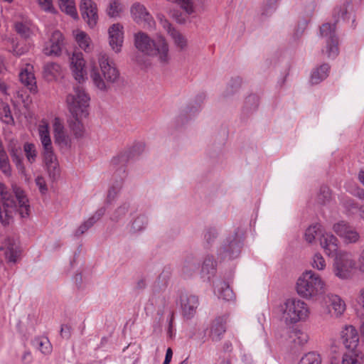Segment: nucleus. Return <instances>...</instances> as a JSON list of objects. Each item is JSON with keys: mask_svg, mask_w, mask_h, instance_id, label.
I'll return each instance as SVG.
<instances>
[{"mask_svg": "<svg viewBox=\"0 0 364 364\" xmlns=\"http://www.w3.org/2000/svg\"><path fill=\"white\" fill-rule=\"evenodd\" d=\"M60 336L62 338L68 339L71 336V328L68 325H63L60 329Z\"/></svg>", "mask_w": 364, "mask_h": 364, "instance_id": "obj_64", "label": "nucleus"}, {"mask_svg": "<svg viewBox=\"0 0 364 364\" xmlns=\"http://www.w3.org/2000/svg\"><path fill=\"white\" fill-rule=\"evenodd\" d=\"M244 231L237 228L230 234L218 251L220 260H230L239 257L243 245Z\"/></svg>", "mask_w": 364, "mask_h": 364, "instance_id": "obj_7", "label": "nucleus"}, {"mask_svg": "<svg viewBox=\"0 0 364 364\" xmlns=\"http://www.w3.org/2000/svg\"><path fill=\"white\" fill-rule=\"evenodd\" d=\"M58 5L61 11L77 19L78 14L75 6V0H58Z\"/></svg>", "mask_w": 364, "mask_h": 364, "instance_id": "obj_35", "label": "nucleus"}, {"mask_svg": "<svg viewBox=\"0 0 364 364\" xmlns=\"http://www.w3.org/2000/svg\"><path fill=\"white\" fill-rule=\"evenodd\" d=\"M216 267V262L214 260L213 256L207 255L202 264L201 268V277H207L208 279H210L212 277L214 276L215 272Z\"/></svg>", "mask_w": 364, "mask_h": 364, "instance_id": "obj_32", "label": "nucleus"}, {"mask_svg": "<svg viewBox=\"0 0 364 364\" xmlns=\"http://www.w3.org/2000/svg\"><path fill=\"white\" fill-rule=\"evenodd\" d=\"M73 35L78 46L85 53H90L93 50L92 40L85 32L76 30L73 31Z\"/></svg>", "mask_w": 364, "mask_h": 364, "instance_id": "obj_29", "label": "nucleus"}, {"mask_svg": "<svg viewBox=\"0 0 364 364\" xmlns=\"http://www.w3.org/2000/svg\"><path fill=\"white\" fill-rule=\"evenodd\" d=\"M323 304L326 308L327 313L332 316L338 317L346 310L345 302L336 294H326L323 298Z\"/></svg>", "mask_w": 364, "mask_h": 364, "instance_id": "obj_13", "label": "nucleus"}, {"mask_svg": "<svg viewBox=\"0 0 364 364\" xmlns=\"http://www.w3.org/2000/svg\"><path fill=\"white\" fill-rule=\"evenodd\" d=\"M343 345L349 351L358 350L359 337L357 330L352 326H346L342 331Z\"/></svg>", "mask_w": 364, "mask_h": 364, "instance_id": "obj_21", "label": "nucleus"}, {"mask_svg": "<svg viewBox=\"0 0 364 364\" xmlns=\"http://www.w3.org/2000/svg\"><path fill=\"white\" fill-rule=\"evenodd\" d=\"M173 3L178 4L181 9H183L186 14L192 15L196 12V7L193 0H176Z\"/></svg>", "mask_w": 364, "mask_h": 364, "instance_id": "obj_47", "label": "nucleus"}, {"mask_svg": "<svg viewBox=\"0 0 364 364\" xmlns=\"http://www.w3.org/2000/svg\"><path fill=\"white\" fill-rule=\"evenodd\" d=\"M14 28L15 31L24 39H28L34 34L33 29L28 21H16Z\"/></svg>", "mask_w": 364, "mask_h": 364, "instance_id": "obj_31", "label": "nucleus"}, {"mask_svg": "<svg viewBox=\"0 0 364 364\" xmlns=\"http://www.w3.org/2000/svg\"><path fill=\"white\" fill-rule=\"evenodd\" d=\"M145 151V144L144 142H137L132 147L130 156L135 157L141 154Z\"/></svg>", "mask_w": 364, "mask_h": 364, "instance_id": "obj_56", "label": "nucleus"}, {"mask_svg": "<svg viewBox=\"0 0 364 364\" xmlns=\"http://www.w3.org/2000/svg\"><path fill=\"white\" fill-rule=\"evenodd\" d=\"M169 36L173 40L175 46L180 50H185L188 46V40L185 36H183L177 29L172 32Z\"/></svg>", "mask_w": 364, "mask_h": 364, "instance_id": "obj_40", "label": "nucleus"}, {"mask_svg": "<svg viewBox=\"0 0 364 364\" xmlns=\"http://www.w3.org/2000/svg\"><path fill=\"white\" fill-rule=\"evenodd\" d=\"M74 119L70 123V127L74 132L76 137H81L84 132V127L81 122L82 118L73 117Z\"/></svg>", "mask_w": 364, "mask_h": 364, "instance_id": "obj_52", "label": "nucleus"}, {"mask_svg": "<svg viewBox=\"0 0 364 364\" xmlns=\"http://www.w3.org/2000/svg\"><path fill=\"white\" fill-rule=\"evenodd\" d=\"M322 359L320 354L316 352H309L304 354L298 364H321Z\"/></svg>", "mask_w": 364, "mask_h": 364, "instance_id": "obj_42", "label": "nucleus"}, {"mask_svg": "<svg viewBox=\"0 0 364 364\" xmlns=\"http://www.w3.org/2000/svg\"><path fill=\"white\" fill-rule=\"evenodd\" d=\"M319 244L328 257H333L338 252L339 240L331 232L323 231L321 235Z\"/></svg>", "mask_w": 364, "mask_h": 364, "instance_id": "obj_16", "label": "nucleus"}, {"mask_svg": "<svg viewBox=\"0 0 364 364\" xmlns=\"http://www.w3.org/2000/svg\"><path fill=\"white\" fill-rule=\"evenodd\" d=\"M6 46L8 50L16 56L22 55L28 50L26 47L20 46L18 38L15 36L6 39Z\"/></svg>", "mask_w": 364, "mask_h": 364, "instance_id": "obj_33", "label": "nucleus"}, {"mask_svg": "<svg viewBox=\"0 0 364 364\" xmlns=\"http://www.w3.org/2000/svg\"><path fill=\"white\" fill-rule=\"evenodd\" d=\"M180 302L183 316L186 319L193 318L199 306L198 297L193 294H182Z\"/></svg>", "mask_w": 364, "mask_h": 364, "instance_id": "obj_15", "label": "nucleus"}, {"mask_svg": "<svg viewBox=\"0 0 364 364\" xmlns=\"http://www.w3.org/2000/svg\"><path fill=\"white\" fill-rule=\"evenodd\" d=\"M334 257L332 264V272L334 276L341 280L351 279L353 270L357 269L356 262L352 253L346 250H341Z\"/></svg>", "mask_w": 364, "mask_h": 364, "instance_id": "obj_6", "label": "nucleus"}, {"mask_svg": "<svg viewBox=\"0 0 364 364\" xmlns=\"http://www.w3.org/2000/svg\"><path fill=\"white\" fill-rule=\"evenodd\" d=\"M43 75L48 81L57 80L63 75V70L60 64L55 62H48L44 64Z\"/></svg>", "mask_w": 364, "mask_h": 364, "instance_id": "obj_28", "label": "nucleus"}, {"mask_svg": "<svg viewBox=\"0 0 364 364\" xmlns=\"http://www.w3.org/2000/svg\"><path fill=\"white\" fill-rule=\"evenodd\" d=\"M35 182L36 186L38 187L40 192L42 194H45L48 191L45 178L43 176H38L36 177Z\"/></svg>", "mask_w": 364, "mask_h": 364, "instance_id": "obj_59", "label": "nucleus"}, {"mask_svg": "<svg viewBox=\"0 0 364 364\" xmlns=\"http://www.w3.org/2000/svg\"><path fill=\"white\" fill-rule=\"evenodd\" d=\"M335 23H323L320 28V33L323 38H326V53L328 58H334L338 54V38L335 33Z\"/></svg>", "mask_w": 364, "mask_h": 364, "instance_id": "obj_9", "label": "nucleus"}, {"mask_svg": "<svg viewBox=\"0 0 364 364\" xmlns=\"http://www.w3.org/2000/svg\"><path fill=\"white\" fill-rule=\"evenodd\" d=\"M98 63L100 68L95 64L91 65L90 76L95 87L100 91L105 92L109 89L110 84L117 81L119 73L106 53L100 54Z\"/></svg>", "mask_w": 364, "mask_h": 364, "instance_id": "obj_2", "label": "nucleus"}, {"mask_svg": "<svg viewBox=\"0 0 364 364\" xmlns=\"http://www.w3.org/2000/svg\"><path fill=\"white\" fill-rule=\"evenodd\" d=\"M291 337L294 343L296 346H304L309 340L308 334L300 329H295L292 332Z\"/></svg>", "mask_w": 364, "mask_h": 364, "instance_id": "obj_44", "label": "nucleus"}, {"mask_svg": "<svg viewBox=\"0 0 364 364\" xmlns=\"http://www.w3.org/2000/svg\"><path fill=\"white\" fill-rule=\"evenodd\" d=\"M38 135L43 146V154L53 152V149L50 139L49 124L45 119L41 121L38 127Z\"/></svg>", "mask_w": 364, "mask_h": 364, "instance_id": "obj_20", "label": "nucleus"}, {"mask_svg": "<svg viewBox=\"0 0 364 364\" xmlns=\"http://www.w3.org/2000/svg\"><path fill=\"white\" fill-rule=\"evenodd\" d=\"M358 355L359 352L358 350L349 351L343 354L341 364H355L358 361Z\"/></svg>", "mask_w": 364, "mask_h": 364, "instance_id": "obj_55", "label": "nucleus"}, {"mask_svg": "<svg viewBox=\"0 0 364 364\" xmlns=\"http://www.w3.org/2000/svg\"><path fill=\"white\" fill-rule=\"evenodd\" d=\"M332 229L333 232L343 240L345 244H355L360 240V233L346 220H340L334 223Z\"/></svg>", "mask_w": 364, "mask_h": 364, "instance_id": "obj_8", "label": "nucleus"}, {"mask_svg": "<svg viewBox=\"0 0 364 364\" xmlns=\"http://www.w3.org/2000/svg\"><path fill=\"white\" fill-rule=\"evenodd\" d=\"M90 97L85 88L75 86L66 97L68 109L73 117L83 118L88 115Z\"/></svg>", "mask_w": 364, "mask_h": 364, "instance_id": "obj_5", "label": "nucleus"}, {"mask_svg": "<svg viewBox=\"0 0 364 364\" xmlns=\"http://www.w3.org/2000/svg\"><path fill=\"white\" fill-rule=\"evenodd\" d=\"M3 111L4 112V116L1 117L2 121L6 124L12 123L14 119H13L11 112L9 111V107L4 106Z\"/></svg>", "mask_w": 364, "mask_h": 364, "instance_id": "obj_63", "label": "nucleus"}, {"mask_svg": "<svg viewBox=\"0 0 364 364\" xmlns=\"http://www.w3.org/2000/svg\"><path fill=\"white\" fill-rule=\"evenodd\" d=\"M132 220L128 225V231L130 234L140 233L146 228L148 218L144 214H132Z\"/></svg>", "mask_w": 364, "mask_h": 364, "instance_id": "obj_23", "label": "nucleus"}, {"mask_svg": "<svg viewBox=\"0 0 364 364\" xmlns=\"http://www.w3.org/2000/svg\"><path fill=\"white\" fill-rule=\"evenodd\" d=\"M357 269L364 274V248L361 250L359 254L358 261L356 262Z\"/></svg>", "mask_w": 364, "mask_h": 364, "instance_id": "obj_62", "label": "nucleus"}, {"mask_svg": "<svg viewBox=\"0 0 364 364\" xmlns=\"http://www.w3.org/2000/svg\"><path fill=\"white\" fill-rule=\"evenodd\" d=\"M23 151L28 163L33 164L36 161L38 153L34 144L25 143L23 144Z\"/></svg>", "mask_w": 364, "mask_h": 364, "instance_id": "obj_43", "label": "nucleus"}, {"mask_svg": "<svg viewBox=\"0 0 364 364\" xmlns=\"http://www.w3.org/2000/svg\"><path fill=\"white\" fill-rule=\"evenodd\" d=\"M310 264L314 269L321 272L325 270L327 266L325 258L319 252H316L312 256Z\"/></svg>", "mask_w": 364, "mask_h": 364, "instance_id": "obj_41", "label": "nucleus"}, {"mask_svg": "<svg viewBox=\"0 0 364 364\" xmlns=\"http://www.w3.org/2000/svg\"><path fill=\"white\" fill-rule=\"evenodd\" d=\"M258 106V99L255 95L248 96L245 100V108L254 110Z\"/></svg>", "mask_w": 364, "mask_h": 364, "instance_id": "obj_58", "label": "nucleus"}, {"mask_svg": "<svg viewBox=\"0 0 364 364\" xmlns=\"http://www.w3.org/2000/svg\"><path fill=\"white\" fill-rule=\"evenodd\" d=\"M0 170L6 176L11 175V168L6 152L0 154Z\"/></svg>", "mask_w": 364, "mask_h": 364, "instance_id": "obj_50", "label": "nucleus"}, {"mask_svg": "<svg viewBox=\"0 0 364 364\" xmlns=\"http://www.w3.org/2000/svg\"><path fill=\"white\" fill-rule=\"evenodd\" d=\"M134 208L130 201H124L110 215V220L113 222L117 223L127 216V214L132 215L134 213Z\"/></svg>", "mask_w": 364, "mask_h": 364, "instance_id": "obj_27", "label": "nucleus"}, {"mask_svg": "<svg viewBox=\"0 0 364 364\" xmlns=\"http://www.w3.org/2000/svg\"><path fill=\"white\" fill-rule=\"evenodd\" d=\"M323 230L321 225L316 223L310 225L305 231L304 238L305 240L309 243L313 244L315 242L316 239L320 240L321 235H322Z\"/></svg>", "mask_w": 364, "mask_h": 364, "instance_id": "obj_34", "label": "nucleus"}, {"mask_svg": "<svg viewBox=\"0 0 364 364\" xmlns=\"http://www.w3.org/2000/svg\"><path fill=\"white\" fill-rule=\"evenodd\" d=\"M228 317L223 316L215 318L210 326V337L213 341L218 342L221 340L226 331V322Z\"/></svg>", "mask_w": 364, "mask_h": 364, "instance_id": "obj_22", "label": "nucleus"}, {"mask_svg": "<svg viewBox=\"0 0 364 364\" xmlns=\"http://www.w3.org/2000/svg\"><path fill=\"white\" fill-rule=\"evenodd\" d=\"M214 293L218 299L227 301H233L235 298L229 284L223 280H218L215 282Z\"/></svg>", "mask_w": 364, "mask_h": 364, "instance_id": "obj_25", "label": "nucleus"}, {"mask_svg": "<svg viewBox=\"0 0 364 364\" xmlns=\"http://www.w3.org/2000/svg\"><path fill=\"white\" fill-rule=\"evenodd\" d=\"M156 18H157L161 26L164 29V31L167 33V34L168 36L171 35L173 31L176 30V28H175L172 26V24L168 21V20L163 14H158L156 16Z\"/></svg>", "mask_w": 364, "mask_h": 364, "instance_id": "obj_54", "label": "nucleus"}, {"mask_svg": "<svg viewBox=\"0 0 364 364\" xmlns=\"http://www.w3.org/2000/svg\"><path fill=\"white\" fill-rule=\"evenodd\" d=\"M19 79L32 93H36L38 91L36 80L33 73V67L31 64H26L21 69Z\"/></svg>", "mask_w": 364, "mask_h": 364, "instance_id": "obj_18", "label": "nucleus"}, {"mask_svg": "<svg viewBox=\"0 0 364 364\" xmlns=\"http://www.w3.org/2000/svg\"><path fill=\"white\" fill-rule=\"evenodd\" d=\"M41 9L46 12L54 13L55 9L53 4V0H38Z\"/></svg>", "mask_w": 364, "mask_h": 364, "instance_id": "obj_57", "label": "nucleus"}, {"mask_svg": "<svg viewBox=\"0 0 364 364\" xmlns=\"http://www.w3.org/2000/svg\"><path fill=\"white\" fill-rule=\"evenodd\" d=\"M119 172L122 173V175L120 176V178L118 180L114 176V181L111 183L108 188L106 198V201L108 203H112L115 200L122 188L124 179L127 176L125 169L123 167L119 169Z\"/></svg>", "mask_w": 364, "mask_h": 364, "instance_id": "obj_24", "label": "nucleus"}, {"mask_svg": "<svg viewBox=\"0 0 364 364\" xmlns=\"http://www.w3.org/2000/svg\"><path fill=\"white\" fill-rule=\"evenodd\" d=\"M198 268V263L194 259H188L186 260L183 264L182 272L183 274L189 277L192 275V274L196 271Z\"/></svg>", "mask_w": 364, "mask_h": 364, "instance_id": "obj_45", "label": "nucleus"}, {"mask_svg": "<svg viewBox=\"0 0 364 364\" xmlns=\"http://www.w3.org/2000/svg\"><path fill=\"white\" fill-rule=\"evenodd\" d=\"M49 176L53 180L60 176V167L54 152L43 154Z\"/></svg>", "mask_w": 364, "mask_h": 364, "instance_id": "obj_26", "label": "nucleus"}, {"mask_svg": "<svg viewBox=\"0 0 364 364\" xmlns=\"http://www.w3.org/2000/svg\"><path fill=\"white\" fill-rule=\"evenodd\" d=\"M62 47L60 44L50 42L43 48V53L48 56L59 55L61 53Z\"/></svg>", "mask_w": 364, "mask_h": 364, "instance_id": "obj_53", "label": "nucleus"}, {"mask_svg": "<svg viewBox=\"0 0 364 364\" xmlns=\"http://www.w3.org/2000/svg\"><path fill=\"white\" fill-rule=\"evenodd\" d=\"M240 85L241 80L239 77L232 79L227 85V87L223 92V96L225 97H228L232 95H234L237 92L239 87H240Z\"/></svg>", "mask_w": 364, "mask_h": 364, "instance_id": "obj_48", "label": "nucleus"}, {"mask_svg": "<svg viewBox=\"0 0 364 364\" xmlns=\"http://www.w3.org/2000/svg\"><path fill=\"white\" fill-rule=\"evenodd\" d=\"M53 128L56 144L62 146H66L70 144V136L65 130L63 122L60 118L55 117L54 119Z\"/></svg>", "mask_w": 364, "mask_h": 364, "instance_id": "obj_19", "label": "nucleus"}, {"mask_svg": "<svg viewBox=\"0 0 364 364\" xmlns=\"http://www.w3.org/2000/svg\"><path fill=\"white\" fill-rule=\"evenodd\" d=\"M32 345L44 355H48L52 351V345L48 338L38 337L32 341Z\"/></svg>", "mask_w": 364, "mask_h": 364, "instance_id": "obj_36", "label": "nucleus"}, {"mask_svg": "<svg viewBox=\"0 0 364 364\" xmlns=\"http://www.w3.org/2000/svg\"><path fill=\"white\" fill-rule=\"evenodd\" d=\"M70 69L74 79L79 83H83L87 80V71L83 54L81 52H74L70 58Z\"/></svg>", "mask_w": 364, "mask_h": 364, "instance_id": "obj_10", "label": "nucleus"}, {"mask_svg": "<svg viewBox=\"0 0 364 364\" xmlns=\"http://www.w3.org/2000/svg\"><path fill=\"white\" fill-rule=\"evenodd\" d=\"M136 49L146 56L155 57L161 65H168L171 60L169 45L162 34L154 39L147 33L139 31L134 35Z\"/></svg>", "mask_w": 364, "mask_h": 364, "instance_id": "obj_1", "label": "nucleus"}, {"mask_svg": "<svg viewBox=\"0 0 364 364\" xmlns=\"http://www.w3.org/2000/svg\"><path fill=\"white\" fill-rule=\"evenodd\" d=\"M106 209L102 207L97 209L95 213L82 223L86 225L88 230L92 228L105 213Z\"/></svg>", "mask_w": 364, "mask_h": 364, "instance_id": "obj_46", "label": "nucleus"}, {"mask_svg": "<svg viewBox=\"0 0 364 364\" xmlns=\"http://www.w3.org/2000/svg\"><path fill=\"white\" fill-rule=\"evenodd\" d=\"M123 10L124 6L120 0H109L106 11L109 17H117Z\"/></svg>", "mask_w": 364, "mask_h": 364, "instance_id": "obj_38", "label": "nucleus"}, {"mask_svg": "<svg viewBox=\"0 0 364 364\" xmlns=\"http://www.w3.org/2000/svg\"><path fill=\"white\" fill-rule=\"evenodd\" d=\"M331 198V193L328 186H321L319 192L317 195V202L319 204H326L328 201H330Z\"/></svg>", "mask_w": 364, "mask_h": 364, "instance_id": "obj_51", "label": "nucleus"}, {"mask_svg": "<svg viewBox=\"0 0 364 364\" xmlns=\"http://www.w3.org/2000/svg\"><path fill=\"white\" fill-rule=\"evenodd\" d=\"M81 15L90 28L97 23L98 14L96 4L92 0H81L80 4Z\"/></svg>", "mask_w": 364, "mask_h": 364, "instance_id": "obj_14", "label": "nucleus"}, {"mask_svg": "<svg viewBox=\"0 0 364 364\" xmlns=\"http://www.w3.org/2000/svg\"><path fill=\"white\" fill-rule=\"evenodd\" d=\"M350 4V2L346 0L334 8L333 11V17L336 21H339L340 19H346Z\"/></svg>", "mask_w": 364, "mask_h": 364, "instance_id": "obj_39", "label": "nucleus"}, {"mask_svg": "<svg viewBox=\"0 0 364 364\" xmlns=\"http://www.w3.org/2000/svg\"><path fill=\"white\" fill-rule=\"evenodd\" d=\"M341 203L349 215L353 214L356 210L359 212L361 205L350 198H343Z\"/></svg>", "mask_w": 364, "mask_h": 364, "instance_id": "obj_49", "label": "nucleus"}, {"mask_svg": "<svg viewBox=\"0 0 364 364\" xmlns=\"http://www.w3.org/2000/svg\"><path fill=\"white\" fill-rule=\"evenodd\" d=\"M282 319L286 324L306 321L310 316L308 304L299 299H288L279 306Z\"/></svg>", "mask_w": 364, "mask_h": 364, "instance_id": "obj_4", "label": "nucleus"}, {"mask_svg": "<svg viewBox=\"0 0 364 364\" xmlns=\"http://www.w3.org/2000/svg\"><path fill=\"white\" fill-rule=\"evenodd\" d=\"M134 21L146 29H151L155 26V21L146 7L140 3H134L130 9Z\"/></svg>", "mask_w": 364, "mask_h": 364, "instance_id": "obj_12", "label": "nucleus"}, {"mask_svg": "<svg viewBox=\"0 0 364 364\" xmlns=\"http://www.w3.org/2000/svg\"><path fill=\"white\" fill-rule=\"evenodd\" d=\"M326 287V282L321 277L313 270H306L298 278L296 285L297 294L302 298L311 299L321 294Z\"/></svg>", "mask_w": 364, "mask_h": 364, "instance_id": "obj_3", "label": "nucleus"}, {"mask_svg": "<svg viewBox=\"0 0 364 364\" xmlns=\"http://www.w3.org/2000/svg\"><path fill=\"white\" fill-rule=\"evenodd\" d=\"M50 41V42H54L55 43L60 44V46H63V34L59 31H54L52 33Z\"/></svg>", "mask_w": 364, "mask_h": 364, "instance_id": "obj_61", "label": "nucleus"}, {"mask_svg": "<svg viewBox=\"0 0 364 364\" xmlns=\"http://www.w3.org/2000/svg\"><path fill=\"white\" fill-rule=\"evenodd\" d=\"M330 66L327 63H323L318 67L315 68L311 75V83L313 85L319 84L324 80L329 74Z\"/></svg>", "mask_w": 364, "mask_h": 364, "instance_id": "obj_30", "label": "nucleus"}, {"mask_svg": "<svg viewBox=\"0 0 364 364\" xmlns=\"http://www.w3.org/2000/svg\"><path fill=\"white\" fill-rule=\"evenodd\" d=\"M6 247L5 250V257L9 262L16 263L20 255V250L14 242H11L10 240L6 242Z\"/></svg>", "mask_w": 364, "mask_h": 364, "instance_id": "obj_37", "label": "nucleus"}, {"mask_svg": "<svg viewBox=\"0 0 364 364\" xmlns=\"http://www.w3.org/2000/svg\"><path fill=\"white\" fill-rule=\"evenodd\" d=\"M277 2V0H267L262 14L268 15L272 13L276 9Z\"/></svg>", "mask_w": 364, "mask_h": 364, "instance_id": "obj_60", "label": "nucleus"}, {"mask_svg": "<svg viewBox=\"0 0 364 364\" xmlns=\"http://www.w3.org/2000/svg\"><path fill=\"white\" fill-rule=\"evenodd\" d=\"M109 44L113 51L119 53L124 43V30L120 23H114L108 29Z\"/></svg>", "mask_w": 364, "mask_h": 364, "instance_id": "obj_17", "label": "nucleus"}, {"mask_svg": "<svg viewBox=\"0 0 364 364\" xmlns=\"http://www.w3.org/2000/svg\"><path fill=\"white\" fill-rule=\"evenodd\" d=\"M8 150L19 174L24 178L26 183H28L31 177L23 163L21 145L17 140H11L9 144Z\"/></svg>", "mask_w": 364, "mask_h": 364, "instance_id": "obj_11", "label": "nucleus"}]
</instances>
